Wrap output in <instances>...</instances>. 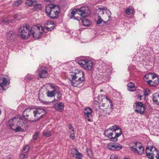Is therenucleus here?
Instances as JSON below:
<instances>
[{"mask_svg": "<svg viewBox=\"0 0 159 159\" xmlns=\"http://www.w3.org/2000/svg\"><path fill=\"white\" fill-rule=\"evenodd\" d=\"M36 2L35 0H26L25 1V4L30 7H32L34 3Z\"/></svg>", "mask_w": 159, "mask_h": 159, "instance_id": "nucleus-26", "label": "nucleus"}, {"mask_svg": "<svg viewBox=\"0 0 159 159\" xmlns=\"http://www.w3.org/2000/svg\"><path fill=\"white\" fill-rule=\"evenodd\" d=\"M30 149V147L29 145H26L23 148V151L24 153L27 152Z\"/></svg>", "mask_w": 159, "mask_h": 159, "instance_id": "nucleus-36", "label": "nucleus"}, {"mask_svg": "<svg viewBox=\"0 0 159 159\" xmlns=\"http://www.w3.org/2000/svg\"><path fill=\"white\" fill-rule=\"evenodd\" d=\"M130 149L133 153L140 155L144 152V148L136 141L130 143Z\"/></svg>", "mask_w": 159, "mask_h": 159, "instance_id": "nucleus-5", "label": "nucleus"}, {"mask_svg": "<svg viewBox=\"0 0 159 159\" xmlns=\"http://www.w3.org/2000/svg\"><path fill=\"white\" fill-rule=\"evenodd\" d=\"M18 118L16 117L8 121V126L9 128L16 132V129L17 127V122Z\"/></svg>", "mask_w": 159, "mask_h": 159, "instance_id": "nucleus-11", "label": "nucleus"}, {"mask_svg": "<svg viewBox=\"0 0 159 159\" xmlns=\"http://www.w3.org/2000/svg\"><path fill=\"white\" fill-rule=\"evenodd\" d=\"M34 116L35 118L32 121V122H35L42 118L44 115L46 113L45 110L41 108H37L33 111Z\"/></svg>", "mask_w": 159, "mask_h": 159, "instance_id": "nucleus-7", "label": "nucleus"}, {"mask_svg": "<svg viewBox=\"0 0 159 159\" xmlns=\"http://www.w3.org/2000/svg\"><path fill=\"white\" fill-rule=\"evenodd\" d=\"M152 77V80H153L154 79H156V78H158L157 77V76L155 75H153L152 74V76H151Z\"/></svg>", "mask_w": 159, "mask_h": 159, "instance_id": "nucleus-47", "label": "nucleus"}, {"mask_svg": "<svg viewBox=\"0 0 159 159\" xmlns=\"http://www.w3.org/2000/svg\"><path fill=\"white\" fill-rule=\"evenodd\" d=\"M70 82L72 86L74 87H80V84L82 83H81L80 81H78L77 79L75 80H73V79L70 78H69Z\"/></svg>", "mask_w": 159, "mask_h": 159, "instance_id": "nucleus-21", "label": "nucleus"}, {"mask_svg": "<svg viewBox=\"0 0 159 159\" xmlns=\"http://www.w3.org/2000/svg\"><path fill=\"white\" fill-rule=\"evenodd\" d=\"M98 19L96 23L97 24H100L102 23V21H103V20L102 19L101 17L99 15H98Z\"/></svg>", "mask_w": 159, "mask_h": 159, "instance_id": "nucleus-34", "label": "nucleus"}, {"mask_svg": "<svg viewBox=\"0 0 159 159\" xmlns=\"http://www.w3.org/2000/svg\"><path fill=\"white\" fill-rule=\"evenodd\" d=\"M92 110L89 107L86 108L84 111V116L85 118L87 119L89 121H90V119L92 117Z\"/></svg>", "mask_w": 159, "mask_h": 159, "instance_id": "nucleus-17", "label": "nucleus"}, {"mask_svg": "<svg viewBox=\"0 0 159 159\" xmlns=\"http://www.w3.org/2000/svg\"><path fill=\"white\" fill-rule=\"evenodd\" d=\"M105 7H99L98 9V15H103L104 13V11H105Z\"/></svg>", "mask_w": 159, "mask_h": 159, "instance_id": "nucleus-31", "label": "nucleus"}, {"mask_svg": "<svg viewBox=\"0 0 159 159\" xmlns=\"http://www.w3.org/2000/svg\"><path fill=\"white\" fill-rule=\"evenodd\" d=\"M56 92V90L55 89H54L52 91H49L46 93L48 97H54L55 94V92Z\"/></svg>", "mask_w": 159, "mask_h": 159, "instance_id": "nucleus-23", "label": "nucleus"}, {"mask_svg": "<svg viewBox=\"0 0 159 159\" xmlns=\"http://www.w3.org/2000/svg\"><path fill=\"white\" fill-rule=\"evenodd\" d=\"M110 159H118V158L116 156L113 154L111 156Z\"/></svg>", "mask_w": 159, "mask_h": 159, "instance_id": "nucleus-42", "label": "nucleus"}, {"mask_svg": "<svg viewBox=\"0 0 159 159\" xmlns=\"http://www.w3.org/2000/svg\"><path fill=\"white\" fill-rule=\"evenodd\" d=\"M126 13L128 15H129V8H127L125 11Z\"/></svg>", "mask_w": 159, "mask_h": 159, "instance_id": "nucleus-48", "label": "nucleus"}, {"mask_svg": "<svg viewBox=\"0 0 159 159\" xmlns=\"http://www.w3.org/2000/svg\"><path fill=\"white\" fill-rule=\"evenodd\" d=\"M71 153L73 155V157H74L75 155H76L75 158L76 159H82L81 153H80L76 149L72 148L71 150Z\"/></svg>", "mask_w": 159, "mask_h": 159, "instance_id": "nucleus-18", "label": "nucleus"}, {"mask_svg": "<svg viewBox=\"0 0 159 159\" xmlns=\"http://www.w3.org/2000/svg\"><path fill=\"white\" fill-rule=\"evenodd\" d=\"M57 98L58 100H60V98H61L62 96L61 93L59 92H58L57 93Z\"/></svg>", "mask_w": 159, "mask_h": 159, "instance_id": "nucleus-40", "label": "nucleus"}, {"mask_svg": "<svg viewBox=\"0 0 159 159\" xmlns=\"http://www.w3.org/2000/svg\"><path fill=\"white\" fill-rule=\"evenodd\" d=\"M59 100H58V99H56L54 98V99L53 100V101H51V102H57Z\"/></svg>", "mask_w": 159, "mask_h": 159, "instance_id": "nucleus-49", "label": "nucleus"}, {"mask_svg": "<svg viewBox=\"0 0 159 159\" xmlns=\"http://www.w3.org/2000/svg\"><path fill=\"white\" fill-rule=\"evenodd\" d=\"M69 129L70 130H72V131H73L74 128L70 124L69 125Z\"/></svg>", "mask_w": 159, "mask_h": 159, "instance_id": "nucleus-46", "label": "nucleus"}, {"mask_svg": "<svg viewBox=\"0 0 159 159\" xmlns=\"http://www.w3.org/2000/svg\"><path fill=\"white\" fill-rule=\"evenodd\" d=\"M107 147L110 150L112 151H119L122 148V146L117 143H108Z\"/></svg>", "mask_w": 159, "mask_h": 159, "instance_id": "nucleus-13", "label": "nucleus"}, {"mask_svg": "<svg viewBox=\"0 0 159 159\" xmlns=\"http://www.w3.org/2000/svg\"><path fill=\"white\" fill-rule=\"evenodd\" d=\"M152 73H148L147 74H146L144 77V79L146 81H147L146 80H147L148 79H149V78L151 76H152Z\"/></svg>", "mask_w": 159, "mask_h": 159, "instance_id": "nucleus-33", "label": "nucleus"}, {"mask_svg": "<svg viewBox=\"0 0 159 159\" xmlns=\"http://www.w3.org/2000/svg\"><path fill=\"white\" fill-rule=\"evenodd\" d=\"M100 91L101 92H102V91H103V90H100Z\"/></svg>", "mask_w": 159, "mask_h": 159, "instance_id": "nucleus-59", "label": "nucleus"}, {"mask_svg": "<svg viewBox=\"0 0 159 159\" xmlns=\"http://www.w3.org/2000/svg\"><path fill=\"white\" fill-rule=\"evenodd\" d=\"M45 26L48 31H52L54 28V23L52 21H47L45 23Z\"/></svg>", "mask_w": 159, "mask_h": 159, "instance_id": "nucleus-20", "label": "nucleus"}, {"mask_svg": "<svg viewBox=\"0 0 159 159\" xmlns=\"http://www.w3.org/2000/svg\"><path fill=\"white\" fill-rule=\"evenodd\" d=\"M76 13H77L82 17L88 16L90 13L89 9L88 7H83L80 8L78 9L75 11H72L68 16L70 19L74 18V19L79 20V17H76L74 16Z\"/></svg>", "mask_w": 159, "mask_h": 159, "instance_id": "nucleus-3", "label": "nucleus"}, {"mask_svg": "<svg viewBox=\"0 0 159 159\" xmlns=\"http://www.w3.org/2000/svg\"><path fill=\"white\" fill-rule=\"evenodd\" d=\"M134 110L135 111L141 114H143L145 111V107L142 102H137L134 104Z\"/></svg>", "mask_w": 159, "mask_h": 159, "instance_id": "nucleus-10", "label": "nucleus"}, {"mask_svg": "<svg viewBox=\"0 0 159 159\" xmlns=\"http://www.w3.org/2000/svg\"><path fill=\"white\" fill-rule=\"evenodd\" d=\"M84 76V73L83 71L81 70L79 71L78 73L73 74L70 75V77L73 79V80L77 79L78 81H80L81 83H82V82L85 80Z\"/></svg>", "mask_w": 159, "mask_h": 159, "instance_id": "nucleus-12", "label": "nucleus"}, {"mask_svg": "<svg viewBox=\"0 0 159 159\" xmlns=\"http://www.w3.org/2000/svg\"><path fill=\"white\" fill-rule=\"evenodd\" d=\"M42 102L43 103V104L48 105V104L51 103V102H49V101L45 102V101H43Z\"/></svg>", "mask_w": 159, "mask_h": 159, "instance_id": "nucleus-44", "label": "nucleus"}, {"mask_svg": "<svg viewBox=\"0 0 159 159\" xmlns=\"http://www.w3.org/2000/svg\"><path fill=\"white\" fill-rule=\"evenodd\" d=\"M47 2H51L52 1V0H45Z\"/></svg>", "mask_w": 159, "mask_h": 159, "instance_id": "nucleus-53", "label": "nucleus"}, {"mask_svg": "<svg viewBox=\"0 0 159 159\" xmlns=\"http://www.w3.org/2000/svg\"><path fill=\"white\" fill-rule=\"evenodd\" d=\"M143 97V96H140L139 97V98L140 99V100H142V97Z\"/></svg>", "mask_w": 159, "mask_h": 159, "instance_id": "nucleus-52", "label": "nucleus"}, {"mask_svg": "<svg viewBox=\"0 0 159 159\" xmlns=\"http://www.w3.org/2000/svg\"><path fill=\"white\" fill-rule=\"evenodd\" d=\"M64 107V105L62 102L55 103L53 106L54 108L56 110L60 112L63 110Z\"/></svg>", "mask_w": 159, "mask_h": 159, "instance_id": "nucleus-19", "label": "nucleus"}, {"mask_svg": "<svg viewBox=\"0 0 159 159\" xmlns=\"http://www.w3.org/2000/svg\"><path fill=\"white\" fill-rule=\"evenodd\" d=\"M22 2L21 0H18L17 1L14 2L13 3V5L14 7H17Z\"/></svg>", "mask_w": 159, "mask_h": 159, "instance_id": "nucleus-32", "label": "nucleus"}, {"mask_svg": "<svg viewBox=\"0 0 159 159\" xmlns=\"http://www.w3.org/2000/svg\"><path fill=\"white\" fill-rule=\"evenodd\" d=\"M105 13H106V14L108 15V17L109 18V19L107 21V22L111 18V13L110 10L105 7Z\"/></svg>", "mask_w": 159, "mask_h": 159, "instance_id": "nucleus-30", "label": "nucleus"}, {"mask_svg": "<svg viewBox=\"0 0 159 159\" xmlns=\"http://www.w3.org/2000/svg\"><path fill=\"white\" fill-rule=\"evenodd\" d=\"M153 82L155 84V86H156L159 83V79L158 78H156V79L153 80Z\"/></svg>", "mask_w": 159, "mask_h": 159, "instance_id": "nucleus-37", "label": "nucleus"}, {"mask_svg": "<svg viewBox=\"0 0 159 159\" xmlns=\"http://www.w3.org/2000/svg\"><path fill=\"white\" fill-rule=\"evenodd\" d=\"M79 64L82 67L87 70H91L93 66V63L90 61L84 60L79 61Z\"/></svg>", "mask_w": 159, "mask_h": 159, "instance_id": "nucleus-9", "label": "nucleus"}, {"mask_svg": "<svg viewBox=\"0 0 159 159\" xmlns=\"http://www.w3.org/2000/svg\"><path fill=\"white\" fill-rule=\"evenodd\" d=\"M8 84V80L7 78L3 77V75H0V87L3 90H5L4 87L7 86Z\"/></svg>", "mask_w": 159, "mask_h": 159, "instance_id": "nucleus-16", "label": "nucleus"}, {"mask_svg": "<svg viewBox=\"0 0 159 159\" xmlns=\"http://www.w3.org/2000/svg\"><path fill=\"white\" fill-rule=\"evenodd\" d=\"M43 31L44 28L42 26L35 25L31 27L27 24L20 27L19 30L20 35L24 39H27L31 35L35 39H39Z\"/></svg>", "mask_w": 159, "mask_h": 159, "instance_id": "nucleus-1", "label": "nucleus"}, {"mask_svg": "<svg viewBox=\"0 0 159 159\" xmlns=\"http://www.w3.org/2000/svg\"><path fill=\"white\" fill-rule=\"evenodd\" d=\"M8 22V20L7 19H4L2 20V22L5 24H7Z\"/></svg>", "mask_w": 159, "mask_h": 159, "instance_id": "nucleus-45", "label": "nucleus"}, {"mask_svg": "<svg viewBox=\"0 0 159 159\" xmlns=\"http://www.w3.org/2000/svg\"><path fill=\"white\" fill-rule=\"evenodd\" d=\"M42 8V5L41 4H35L34 5V8L36 11L41 10Z\"/></svg>", "mask_w": 159, "mask_h": 159, "instance_id": "nucleus-27", "label": "nucleus"}, {"mask_svg": "<svg viewBox=\"0 0 159 159\" xmlns=\"http://www.w3.org/2000/svg\"><path fill=\"white\" fill-rule=\"evenodd\" d=\"M136 90V88L134 84L130 82V91L134 92Z\"/></svg>", "mask_w": 159, "mask_h": 159, "instance_id": "nucleus-28", "label": "nucleus"}, {"mask_svg": "<svg viewBox=\"0 0 159 159\" xmlns=\"http://www.w3.org/2000/svg\"><path fill=\"white\" fill-rule=\"evenodd\" d=\"M148 84L151 86L155 87L153 80H150L147 81Z\"/></svg>", "mask_w": 159, "mask_h": 159, "instance_id": "nucleus-35", "label": "nucleus"}, {"mask_svg": "<svg viewBox=\"0 0 159 159\" xmlns=\"http://www.w3.org/2000/svg\"><path fill=\"white\" fill-rule=\"evenodd\" d=\"M26 155L23 153H21L20 155V159H24Z\"/></svg>", "mask_w": 159, "mask_h": 159, "instance_id": "nucleus-43", "label": "nucleus"}, {"mask_svg": "<svg viewBox=\"0 0 159 159\" xmlns=\"http://www.w3.org/2000/svg\"><path fill=\"white\" fill-rule=\"evenodd\" d=\"M127 86L128 87V90H129V86L128 84L127 85Z\"/></svg>", "mask_w": 159, "mask_h": 159, "instance_id": "nucleus-55", "label": "nucleus"}, {"mask_svg": "<svg viewBox=\"0 0 159 159\" xmlns=\"http://www.w3.org/2000/svg\"><path fill=\"white\" fill-rule=\"evenodd\" d=\"M146 153L147 157L149 159H159L158 152L153 147H147Z\"/></svg>", "mask_w": 159, "mask_h": 159, "instance_id": "nucleus-6", "label": "nucleus"}, {"mask_svg": "<svg viewBox=\"0 0 159 159\" xmlns=\"http://www.w3.org/2000/svg\"><path fill=\"white\" fill-rule=\"evenodd\" d=\"M52 135V131L44 130L43 132V136L46 138L50 137Z\"/></svg>", "mask_w": 159, "mask_h": 159, "instance_id": "nucleus-22", "label": "nucleus"}, {"mask_svg": "<svg viewBox=\"0 0 159 159\" xmlns=\"http://www.w3.org/2000/svg\"><path fill=\"white\" fill-rule=\"evenodd\" d=\"M103 22H104V23H106V22L104 21H103Z\"/></svg>", "mask_w": 159, "mask_h": 159, "instance_id": "nucleus-60", "label": "nucleus"}, {"mask_svg": "<svg viewBox=\"0 0 159 159\" xmlns=\"http://www.w3.org/2000/svg\"><path fill=\"white\" fill-rule=\"evenodd\" d=\"M38 76L40 78H45L48 75V72L45 66H41L38 70Z\"/></svg>", "mask_w": 159, "mask_h": 159, "instance_id": "nucleus-14", "label": "nucleus"}, {"mask_svg": "<svg viewBox=\"0 0 159 159\" xmlns=\"http://www.w3.org/2000/svg\"><path fill=\"white\" fill-rule=\"evenodd\" d=\"M39 132L38 131L36 132L33 136V139L34 140H36L38 137Z\"/></svg>", "mask_w": 159, "mask_h": 159, "instance_id": "nucleus-39", "label": "nucleus"}, {"mask_svg": "<svg viewBox=\"0 0 159 159\" xmlns=\"http://www.w3.org/2000/svg\"><path fill=\"white\" fill-rule=\"evenodd\" d=\"M45 11L47 16L52 19L57 17L59 13V7L55 5H48L45 7Z\"/></svg>", "mask_w": 159, "mask_h": 159, "instance_id": "nucleus-4", "label": "nucleus"}, {"mask_svg": "<svg viewBox=\"0 0 159 159\" xmlns=\"http://www.w3.org/2000/svg\"><path fill=\"white\" fill-rule=\"evenodd\" d=\"M14 35V32L12 31H9L7 33V36L8 39H10Z\"/></svg>", "mask_w": 159, "mask_h": 159, "instance_id": "nucleus-29", "label": "nucleus"}, {"mask_svg": "<svg viewBox=\"0 0 159 159\" xmlns=\"http://www.w3.org/2000/svg\"><path fill=\"white\" fill-rule=\"evenodd\" d=\"M106 99L108 100V101H109V102L110 103V110H111V111H112V102H111V100H110L107 97H106Z\"/></svg>", "mask_w": 159, "mask_h": 159, "instance_id": "nucleus-38", "label": "nucleus"}, {"mask_svg": "<svg viewBox=\"0 0 159 159\" xmlns=\"http://www.w3.org/2000/svg\"><path fill=\"white\" fill-rule=\"evenodd\" d=\"M17 124V127L16 129V132L19 131L23 132L25 130H26L28 127L26 122L21 118H18Z\"/></svg>", "mask_w": 159, "mask_h": 159, "instance_id": "nucleus-8", "label": "nucleus"}, {"mask_svg": "<svg viewBox=\"0 0 159 159\" xmlns=\"http://www.w3.org/2000/svg\"><path fill=\"white\" fill-rule=\"evenodd\" d=\"M106 105V104L105 103H102V104L101 106L102 107H105V105Z\"/></svg>", "mask_w": 159, "mask_h": 159, "instance_id": "nucleus-51", "label": "nucleus"}, {"mask_svg": "<svg viewBox=\"0 0 159 159\" xmlns=\"http://www.w3.org/2000/svg\"><path fill=\"white\" fill-rule=\"evenodd\" d=\"M153 102L157 105L159 104V93L157 96H153L152 97Z\"/></svg>", "mask_w": 159, "mask_h": 159, "instance_id": "nucleus-25", "label": "nucleus"}, {"mask_svg": "<svg viewBox=\"0 0 159 159\" xmlns=\"http://www.w3.org/2000/svg\"><path fill=\"white\" fill-rule=\"evenodd\" d=\"M31 111V109L30 108H27L26 109L23 113L22 115L25 118V119L27 120L32 122V119L33 117H32L31 115L30 111Z\"/></svg>", "mask_w": 159, "mask_h": 159, "instance_id": "nucleus-15", "label": "nucleus"}, {"mask_svg": "<svg viewBox=\"0 0 159 159\" xmlns=\"http://www.w3.org/2000/svg\"><path fill=\"white\" fill-rule=\"evenodd\" d=\"M147 90H148V91L149 92V90H148H148H147V89H146V92H147Z\"/></svg>", "mask_w": 159, "mask_h": 159, "instance_id": "nucleus-57", "label": "nucleus"}, {"mask_svg": "<svg viewBox=\"0 0 159 159\" xmlns=\"http://www.w3.org/2000/svg\"><path fill=\"white\" fill-rule=\"evenodd\" d=\"M32 79V77L28 78L27 79V80H30V79Z\"/></svg>", "mask_w": 159, "mask_h": 159, "instance_id": "nucleus-54", "label": "nucleus"}, {"mask_svg": "<svg viewBox=\"0 0 159 159\" xmlns=\"http://www.w3.org/2000/svg\"><path fill=\"white\" fill-rule=\"evenodd\" d=\"M107 113L108 115H109V114H110V113H109V112H108V113Z\"/></svg>", "mask_w": 159, "mask_h": 159, "instance_id": "nucleus-58", "label": "nucleus"}, {"mask_svg": "<svg viewBox=\"0 0 159 159\" xmlns=\"http://www.w3.org/2000/svg\"><path fill=\"white\" fill-rule=\"evenodd\" d=\"M74 137H75V136H74V134L71 133V134L70 135V138L72 137V139H73L74 138Z\"/></svg>", "mask_w": 159, "mask_h": 159, "instance_id": "nucleus-50", "label": "nucleus"}, {"mask_svg": "<svg viewBox=\"0 0 159 159\" xmlns=\"http://www.w3.org/2000/svg\"><path fill=\"white\" fill-rule=\"evenodd\" d=\"M134 9L132 7H130V15L132 14V16H133L134 14Z\"/></svg>", "mask_w": 159, "mask_h": 159, "instance_id": "nucleus-41", "label": "nucleus"}, {"mask_svg": "<svg viewBox=\"0 0 159 159\" xmlns=\"http://www.w3.org/2000/svg\"><path fill=\"white\" fill-rule=\"evenodd\" d=\"M124 159H129V158H128V157H125L124 158Z\"/></svg>", "mask_w": 159, "mask_h": 159, "instance_id": "nucleus-56", "label": "nucleus"}, {"mask_svg": "<svg viewBox=\"0 0 159 159\" xmlns=\"http://www.w3.org/2000/svg\"><path fill=\"white\" fill-rule=\"evenodd\" d=\"M122 132L121 129L116 125L112 126L105 130L104 135L110 138L111 141L116 142L118 138L121 135Z\"/></svg>", "mask_w": 159, "mask_h": 159, "instance_id": "nucleus-2", "label": "nucleus"}, {"mask_svg": "<svg viewBox=\"0 0 159 159\" xmlns=\"http://www.w3.org/2000/svg\"><path fill=\"white\" fill-rule=\"evenodd\" d=\"M82 23L84 26H89L90 25L91 22L89 19H84L82 21Z\"/></svg>", "mask_w": 159, "mask_h": 159, "instance_id": "nucleus-24", "label": "nucleus"}]
</instances>
